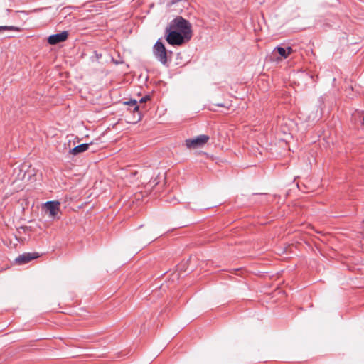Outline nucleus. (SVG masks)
<instances>
[{"instance_id": "1", "label": "nucleus", "mask_w": 364, "mask_h": 364, "mask_svg": "<svg viewBox=\"0 0 364 364\" xmlns=\"http://www.w3.org/2000/svg\"><path fill=\"white\" fill-rule=\"evenodd\" d=\"M166 41L172 46H181L192 37L190 22L181 16H177L166 28Z\"/></svg>"}, {"instance_id": "2", "label": "nucleus", "mask_w": 364, "mask_h": 364, "mask_svg": "<svg viewBox=\"0 0 364 364\" xmlns=\"http://www.w3.org/2000/svg\"><path fill=\"white\" fill-rule=\"evenodd\" d=\"M120 118L119 121L122 120L127 123H136L141 119V114L139 110V106L136 100L128 101L115 102V116Z\"/></svg>"}, {"instance_id": "3", "label": "nucleus", "mask_w": 364, "mask_h": 364, "mask_svg": "<svg viewBox=\"0 0 364 364\" xmlns=\"http://www.w3.org/2000/svg\"><path fill=\"white\" fill-rule=\"evenodd\" d=\"M155 58L163 65L167 64V51L164 45L159 40L153 48Z\"/></svg>"}, {"instance_id": "4", "label": "nucleus", "mask_w": 364, "mask_h": 364, "mask_svg": "<svg viewBox=\"0 0 364 364\" xmlns=\"http://www.w3.org/2000/svg\"><path fill=\"white\" fill-rule=\"evenodd\" d=\"M209 139V136L205 134H201L193 139L186 140V146L188 149H197L205 144Z\"/></svg>"}, {"instance_id": "5", "label": "nucleus", "mask_w": 364, "mask_h": 364, "mask_svg": "<svg viewBox=\"0 0 364 364\" xmlns=\"http://www.w3.org/2000/svg\"><path fill=\"white\" fill-rule=\"evenodd\" d=\"M68 37V32L66 31H62L59 33L50 35L48 38V43L50 45H56L59 43L64 42Z\"/></svg>"}, {"instance_id": "6", "label": "nucleus", "mask_w": 364, "mask_h": 364, "mask_svg": "<svg viewBox=\"0 0 364 364\" xmlns=\"http://www.w3.org/2000/svg\"><path fill=\"white\" fill-rule=\"evenodd\" d=\"M38 257L37 253H23L16 258L15 262L18 265L24 264L33 259Z\"/></svg>"}, {"instance_id": "7", "label": "nucleus", "mask_w": 364, "mask_h": 364, "mask_svg": "<svg viewBox=\"0 0 364 364\" xmlns=\"http://www.w3.org/2000/svg\"><path fill=\"white\" fill-rule=\"evenodd\" d=\"M60 203L58 201H48L45 203L46 210L49 212L50 215L55 217L59 210Z\"/></svg>"}, {"instance_id": "8", "label": "nucleus", "mask_w": 364, "mask_h": 364, "mask_svg": "<svg viewBox=\"0 0 364 364\" xmlns=\"http://www.w3.org/2000/svg\"><path fill=\"white\" fill-rule=\"evenodd\" d=\"M273 52H277L278 54L284 59L287 58L292 53L293 48L290 46L283 48L281 46H277Z\"/></svg>"}, {"instance_id": "9", "label": "nucleus", "mask_w": 364, "mask_h": 364, "mask_svg": "<svg viewBox=\"0 0 364 364\" xmlns=\"http://www.w3.org/2000/svg\"><path fill=\"white\" fill-rule=\"evenodd\" d=\"M90 144H87V143L81 144L77 145V146H75L74 148L71 149L69 152H70V154H71L74 156L78 155L79 154L83 153L85 151H87Z\"/></svg>"}, {"instance_id": "10", "label": "nucleus", "mask_w": 364, "mask_h": 364, "mask_svg": "<svg viewBox=\"0 0 364 364\" xmlns=\"http://www.w3.org/2000/svg\"><path fill=\"white\" fill-rule=\"evenodd\" d=\"M19 28L13 26H1L0 31H19Z\"/></svg>"}, {"instance_id": "11", "label": "nucleus", "mask_w": 364, "mask_h": 364, "mask_svg": "<svg viewBox=\"0 0 364 364\" xmlns=\"http://www.w3.org/2000/svg\"><path fill=\"white\" fill-rule=\"evenodd\" d=\"M149 100V96H145V97H144L140 99L139 102L140 103H144V102H146Z\"/></svg>"}, {"instance_id": "12", "label": "nucleus", "mask_w": 364, "mask_h": 364, "mask_svg": "<svg viewBox=\"0 0 364 364\" xmlns=\"http://www.w3.org/2000/svg\"><path fill=\"white\" fill-rule=\"evenodd\" d=\"M114 358H121V354L119 353H115Z\"/></svg>"}, {"instance_id": "13", "label": "nucleus", "mask_w": 364, "mask_h": 364, "mask_svg": "<svg viewBox=\"0 0 364 364\" xmlns=\"http://www.w3.org/2000/svg\"><path fill=\"white\" fill-rule=\"evenodd\" d=\"M216 105L218 106V107H224L223 104H217Z\"/></svg>"}, {"instance_id": "14", "label": "nucleus", "mask_w": 364, "mask_h": 364, "mask_svg": "<svg viewBox=\"0 0 364 364\" xmlns=\"http://www.w3.org/2000/svg\"><path fill=\"white\" fill-rule=\"evenodd\" d=\"M114 63H115V65H117V64H118V62L115 60V61H114Z\"/></svg>"}]
</instances>
